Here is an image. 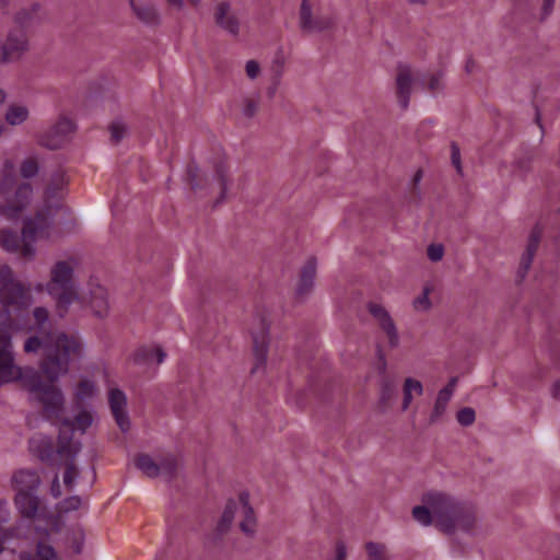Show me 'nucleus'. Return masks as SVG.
<instances>
[{
  "label": "nucleus",
  "instance_id": "c756f323",
  "mask_svg": "<svg viewBox=\"0 0 560 560\" xmlns=\"http://www.w3.org/2000/svg\"><path fill=\"white\" fill-rule=\"evenodd\" d=\"M539 242V233L533 232L526 252L521 258V271L523 275L529 269Z\"/></svg>",
  "mask_w": 560,
  "mask_h": 560
},
{
  "label": "nucleus",
  "instance_id": "9d476101",
  "mask_svg": "<svg viewBox=\"0 0 560 560\" xmlns=\"http://www.w3.org/2000/svg\"><path fill=\"white\" fill-rule=\"evenodd\" d=\"M135 466L150 478L171 477L178 466V460L173 455L154 458L148 454H139L135 458Z\"/></svg>",
  "mask_w": 560,
  "mask_h": 560
},
{
  "label": "nucleus",
  "instance_id": "a19ab883",
  "mask_svg": "<svg viewBox=\"0 0 560 560\" xmlns=\"http://www.w3.org/2000/svg\"><path fill=\"white\" fill-rule=\"evenodd\" d=\"M82 504H83L82 499L78 495H73V497L66 499L61 503V511L62 512H72V511L79 510L82 506Z\"/></svg>",
  "mask_w": 560,
  "mask_h": 560
},
{
  "label": "nucleus",
  "instance_id": "6e6552de",
  "mask_svg": "<svg viewBox=\"0 0 560 560\" xmlns=\"http://www.w3.org/2000/svg\"><path fill=\"white\" fill-rule=\"evenodd\" d=\"M0 301L5 308L4 313H0L4 316V320H12L13 311L28 305L24 290L15 282L10 268L5 265L0 266Z\"/></svg>",
  "mask_w": 560,
  "mask_h": 560
},
{
  "label": "nucleus",
  "instance_id": "7c9ffc66",
  "mask_svg": "<svg viewBox=\"0 0 560 560\" xmlns=\"http://www.w3.org/2000/svg\"><path fill=\"white\" fill-rule=\"evenodd\" d=\"M20 560H58L55 550L52 547L39 542L36 548V553L33 558H30L25 555H21Z\"/></svg>",
  "mask_w": 560,
  "mask_h": 560
},
{
  "label": "nucleus",
  "instance_id": "4d7b16f0",
  "mask_svg": "<svg viewBox=\"0 0 560 560\" xmlns=\"http://www.w3.org/2000/svg\"><path fill=\"white\" fill-rule=\"evenodd\" d=\"M8 537H9V534L5 530H3L2 528H0V552L3 550V544Z\"/></svg>",
  "mask_w": 560,
  "mask_h": 560
},
{
  "label": "nucleus",
  "instance_id": "8fccbe9b",
  "mask_svg": "<svg viewBox=\"0 0 560 560\" xmlns=\"http://www.w3.org/2000/svg\"><path fill=\"white\" fill-rule=\"evenodd\" d=\"M170 8L182 11L185 8V0H165Z\"/></svg>",
  "mask_w": 560,
  "mask_h": 560
},
{
  "label": "nucleus",
  "instance_id": "e2e57ef3",
  "mask_svg": "<svg viewBox=\"0 0 560 560\" xmlns=\"http://www.w3.org/2000/svg\"><path fill=\"white\" fill-rule=\"evenodd\" d=\"M25 506H26V509H30V502L28 501H25Z\"/></svg>",
  "mask_w": 560,
  "mask_h": 560
},
{
  "label": "nucleus",
  "instance_id": "a18cd8bd",
  "mask_svg": "<svg viewBox=\"0 0 560 560\" xmlns=\"http://www.w3.org/2000/svg\"><path fill=\"white\" fill-rule=\"evenodd\" d=\"M330 560H347V548L345 542L339 541L335 547V555Z\"/></svg>",
  "mask_w": 560,
  "mask_h": 560
},
{
  "label": "nucleus",
  "instance_id": "c9c22d12",
  "mask_svg": "<svg viewBox=\"0 0 560 560\" xmlns=\"http://www.w3.org/2000/svg\"><path fill=\"white\" fill-rule=\"evenodd\" d=\"M39 170L38 162L35 159H26L20 167L21 175L24 178H32L37 175Z\"/></svg>",
  "mask_w": 560,
  "mask_h": 560
},
{
  "label": "nucleus",
  "instance_id": "ddd939ff",
  "mask_svg": "<svg viewBox=\"0 0 560 560\" xmlns=\"http://www.w3.org/2000/svg\"><path fill=\"white\" fill-rule=\"evenodd\" d=\"M419 77V72H413L408 66H400L398 68L396 91L401 107L406 108L408 106L413 83Z\"/></svg>",
  "mask_w": 560,
  "mask_h": 560
},
{
  "label": "nucleus",
  "instance_id": "a211bd4d",
  "mask_svg": "<svg viewBox=\"0 0 560 560\" xmlns=\"http://www.w3.org/2000/svg\"><path fill=\"white\" fill-rule=\"evenodd\" d=\"M316 276V261L314 259L307 260L302 268L300 278L295 288V296L300 301L305 300L314 288Z\"/></svg>",
  "mask_w": 560,
  "mask_h": 560
},
{
  "label": "nucleus",
  "instance_id": "7ed1b4c3",
  "mask_svg": "<svg viewBox=\"0 0 560 560\" xmlns=\"http://www.w3.org/2000/svg\"><path fill=\"white\" fill-rule=\"evenodd\" d=\"M78 267L79 260L68 257L55 262L50 269V280L46 284V290L56 300V306L61 316L72 304H82L78 285L74 282Z\"/></svg>",
  "mask_w": 560,
  "mask_h": 560
},
{
  "label": "nucleus",
  "instance_id": "4be33fe9",
  "mask_svg": "<svg viewBox=\"0 0 560 560\" xmlns=\"http://www.w3.org/2000/svg\"><path fill=\"white\" fill-rule=\"evenodd\" d=\"M89 304L95 316L104 317L108 314L107 292L98 283H91Z\"/></svg>",
  "mask_w": 560,
  "mask_h": 560
},
{
  "label": "nucleus",
  "instance_id": "393cba45",
  "mask_svg": "<svg viewBox=\"0 0 560 560\" xmlns=\"http://www.w3.org/2000/svg\"><path fill=\"white\" fill-rule=\"evenodd\" d=\"M254 357L255 366L253 368V371L255 372L260 368H264L267 362L268 336L265 329L259 336H254Z\"/></svg>",
  "mask_w": 560,
  "mask_h": 560
},
{
  "label": "nucleus",
  "instance_id": "58836bf2",
  "mask_svg": "<svg viewBox=\"0 0 560 560\" xmlns=\"http://www.w3.org/2000/svg\"><path fill=\"white\" fill-rule=\"evenodd\" d=\"M112 139L115 142L120 141L127 133V126L122 121H114L109 127Z\"/></svg>",
  "mask_w": 560,
  "mask_h": 560
},
{
  "label": "nucleus",
  "instance_id": "c03bdc74",
  "mask_svg": "<svg viewBox=\"0 0 560 560\" xmlns=\"http://www.w3.org/2000/svg\"><path fill=\"white\" fill-rule=\"evenodd\" d=\"M555 3L556 0H542L539 12L540 20H546L551 15L553 12Z\"/></svg>",
  "mask_w": 560,
  "mask_h": 560
},
{
  "label": "nucleus",
  "instance_id": "ea45409f",
  "mask_svg": "<svg viewBox=\"0 0 560 560\" xmlns=\"http://www.w3.org/2000/svg\"><path fill=\"white\" fill-rule=\"evenodd\" d=\"M78 476V469L75 465L71 463H67V467L63 474V483L69 489H72L74 486L75 478Z\"/></svg>",
  "mask_w": 560,
  "mask_h": 560
},
{
  "label": "nucleus",
  "instance_id": "39448f33",
  "mask_svg": "<svg viewBox=\"0 0 560 560\" xmlns=\"http://www.w3.org/2000/svg\"><path fill=\"white\" fill-rule=\"evenodd\" d=\"M450 508L447 494L432 491L423 495L422 505L412 509V516L420 525H434L443 532L453 526L446 515V510Z\"/></svg>",
  "mask_w": 560,
  "mask_h": 560
},
{
  "label": "nucleus",
  "instance_id": "603ef678",
  "mask_svg": "<svg viewBox=\"0 0 560 560\" xmlns=\"http://www.w3.org/2000/svg\"><path fill=\"white\" fill-rule=\"evenodd\" d=\"M11 63V60L5 51L4 44L0 42V65Z\"/></svg>",
  "mask_w": 560,
  "mask_h": 560
},
{
  "label": "nucleus",
  "instance_id": "864d4df0",
  "mask_svg": "<svg viewBox=\"0 0 560 560\" xmlns=\"http://www.w3.org/2000/svg\"><path fill=\"white\" fill-rule=\"evenodd\" d=\"M83 546V535L80 534L73 541L72 549L74 552L79 553L82 550Z\"/></svg>",
  "mask_w": 560,
  "mask_h": 560
},
{
  "label": "nucleus",
  "instance_id": "de8ad7c7",
  "mask_svg": "<svg viewBox=\"0 0 560 560\" xmlns=\"http://www.w3.org/2000/svg\"><path fill=\"white\" fill-rule=\"evenodd\" d=\"M452 163L456 166L457 171L460 170V153L457 145H452Z\"/></svg>",
  "mask_w": 560,
  "mask_h": 560
},
{
  "label": "nucleus",
  "instance_id": "49530a36",
  "mask_svg": "<svg viewBox=\"0 0 560 560\" xmlns=\"http://www.w3.org/2000/svg\"><path fill=\"white\" fill-rule=\"evenodd\" d=\"M428 88L432 92H438L442 88V79L441 75L432 74L428 79Z\"/></svg>",
  "mask_w": 560,
  "mask_h": 560
},
{
  "label": "nucleus",
  "instance_id": "5701e85b",
  "mask_svg": "<svg viewBox=\"0 0 560 560\" xmlns=\"http://www.w3.org/2000/svg\"><path fill=\"white\" fill-rule=\"evenodd\" d=\"M166 353L159 346L142 347L138 349L133 355L132 361L137 364H161L164 362Z\"/></svg>",
  "mask_w": 560,
  "mask_h": 560
},
{
  "label": "nucleus",
  "instance_id": "f8f14e48",
  "mask_svg": "<svg viewBox=\"0 0 560 560\" xmlns=\"http://www.w3.org/2000/svg\"><path fill=\"white\" fill-rule=\"evenodd\" d=\"M75 125L67 116H60L57 121L40 138V143L48 149L62 147L74 131Z\"/></svg>",
  "mask_w": 560,
  "mask_h": 560
},
{
  "label": "nucleus",
  "instance_id": "aec40b11",
  "mask_svg": "<svg viewBox=\"0 0 560 560\" xmlns=\"http://www.w3.org/2000/svg\"><path fill=\"white\" fill-rule=\"evenodd\" d=\"M130 8L137 19L143 24L156 26L161 23L158 8L150 3H140L138 0H129Z\"/></svg>",
  "mask_w": 560,
  "mask_h": 560
},
{
  "label": "nucleus",
  "instance_id": "b1692460",
  "mask_svg": "<svg viewBox=\"0 0 560 560\" xmlns=\"http://www.w3.org/2000/svg\"><path fill=\"white\" fill-rule=\"evenodd\" d=\"M423 394V385L420 381L407 377L402 385L401 410L407 411L415 397Z\"/></svg>",
  "mask_w": 560,
  "mask_h": 560
},
{
  "label": "nucleus",
  "instance_id": "f03ea898",
  "mask_svg": "<svg viewBox=\"0 0 560 560\" xmlns=\"http://www.w3.org/2000/svg\"><path fill=\"white\" fill-rule=\"evenodd\" d=\"M9 179L0 183V222L8 220L23 221L21 240L15 233L3 230L0 234V245L8 252H21L24 257H33V243L50 236L52 218L62 210L60 186L47 187L43 200L36 205L35 213L26 215L33 200V187L23 183L13 192L8 190Z\"/></svg>",
  "mask_w": 560,
  "mask_h": 560
},
{
  "label": "nucleus",
  "instance_id": "f3484780",
  "mask_svg": "<svg viewBox=\"0 0 560 560\" xmlns=\"http://www.w3.org/2000/svg\"><path fill=\"white\" fill-rule=\"evenodd\" d=\"M215 23L232 35H237L240 24L237 18L232 13L231 4L228 1H220L214 9Z\"/></svg>",
  "mask_w": 560,
  "mask_h": 560
},
{
  "label": "nucleus",
  "instance_id": "79ce46f5",
  "mask_svg": "<svg viewBox=\"0 0 560 560\" xmlns=\"http://www.w3.org/2000/svg\"><path fill=\"white\" fill-rule=\"evenodd\" d=\"M444 248L440 244H432L428 248V257L432 261H439L443 258Z\"/></svg>",
  "mask_w": 560,
  "mask_h": 560
},
{
  "label": "nucleus",
  "instance_id": "f704fd0d",
  "mask_svg": "<svg viewBox=\"0 0 560 560\" xmlns=\"http://www.w3.org/2000/svg\"><path fill=\"white\" fill-rule=\"evenodd\" d=\"M370 560H386L385 546L370 541L365 546Z\"/></svg>",
  "mask_w": 560,
  "mask_h": 560
},
{
  "label": "nucleus",
  "instance_id": "1a4fd4ad",
  "mask_svg": "<svg viewBox=\"0 0 560 560\" xmlns=\"http://www.w3.org/2000/svg\"><path fill=\"white\" fill-rule=\"evenodd\" d=\"M450 509L446 510L447 518L452 523V528L444 530L445 533H454L455 530H463L466 533H475L479 528L480 515L477 510L469 505L458 503L455 499L448 495Z\"/></svg>",
  "mask_w": 560,
  "mask_h": 560
},
{
  "label": "nucleus",
  "instance_id": "4468645a",
  "mask_svg": "<svg viewBox=\"0 0 560 560\" xmlns=\"http://www.w3.org/2000/svg\"><path fill=\"white\" fill-rule=\"evenodd\" d=\"M369 310L385 332L389 347L396 348L399 345V336L388 312L382 305L375 303H371Z\"/></svg>",
  "mask_w": 560,
  "mask_h": 560
},
{
  "label": "nucleus",
  "instance_id": "5fc2aeb1",
  "mask_svg": "<svg viewBox=\"0 0 560 560\" xmlns=\"http://www.w3.org/2000/svg\"><path fill=\"white\" fill-rule=\"evenodd\" d=\"M408 4L415 7H425L428 4V0H406Z\"/></svg>",
  "mask_w": 560,
  "mask_h": 560
},
{
  "label": "nucleus",
  "instance_id": "412c9836",
  "mask_svg": "<svg viewBox=\"0 0 560 560\" xmlns=\"http://www.w3.org/2000/svg\"><path fill=\"white\" fill-rule=\"evenodd\" d=\"M457 385V377H452L448 384L439 390L434 407L431 413V421H438L446 411L447 405L453 397L455 387Z\"/></svg>",
  "mask_w": 560,
  "mask_h": 560
},
{
  "label": "nucleus",
  "instance_id": "3c124183",
  "mask_svg": "<svg viewBox=\"0 0 560 560\" xmlns=\"http://www.w3.org/2000/svg\"><path fill=\"white\" fill-rule=\"evenodd\" d=\"M256 108H257V105H256V103H255V102H253V101H247V102H246V104H245V106H244V109H243L244 115H245V116H248V117H249V116H253V115H254V113L256 112Z\"/></svg>",
  "mask_w": 560,
  "mask_h": 560
},
{
  "label": "nucleus",
  "instance_id": "2f4dec72",
  "mask_svg": "<svg viewBox=\"0 0 560 560\" xmlns=\"http://www.w3.org/2000/svg\"><path fill=\"white\" fill-rule=\"evenodd\" d=\"M61 434H63V432ZM63 440H67V438L60 435V444L61 445L58 450V453L60 454L61 457H66V458L74 457L80 451V444L78 442H71V441L63 442Z\"/></svg>",
  "mask_w": 560,
  "mask_h": 560
},
{
  "label": "nucleus",
  "instance_id": "423d86ee",
  "mask_svg": "<svg viewBox=\"0 0 560 560\" xmlns=\"http://www.w3.org/2000/svg\"><path fill=\"white\" fill-rule=\"evenodd\" d=\"M12 482L16 491L15 505L25 518L36 517L39 500L34 494L40 483L39 476L34 470L21 469L13 475Z\"/></svg>",
  "mask_w": 560,
  "mask_h": 560
},
{
  "label": "nucleus",
  "instance_id": "6ab92c4d",
  "mask_svg": "<svg viewBox=\"0 0 560 560\" xmlns=\"http://www.w3.org/2000/svg\"><path fill=\"white\" fill-rule=\"evenodd\" d=\"M93 422L94 415L92 410L82 408L75 413L73 420H69L63 416L59 423L61 424V431H78L80 433H85Z\"/></svg>",
  "mask_w": 560,
  "mask_h": 560
},
{
  "label": "nucleus",
  "instance_id": "20e7f679",
  "mask_svg": "<svg viewBox=\"0 0 560 560\" xmlns=\"http://www.w3.org/2000/svg\"><path fill=\"white\" fill-rule=\"evenodd\" d=\"M4 316L0 315V386L14 382L25 385V377L33 368H22L15 362V354L11 342L12 334L19 329L14 319L4 324Z\"/></svg>",
  "mask_w": 560,
  "mask_h": 560
},
{
  "label": "nucleus",
  "instance_id": "cd10ccee",
  "mask_svg": "<svg viewBox=\"0 0 560 560\" xmlns=\"http://www.w3.org/2000/svg\"><path fill=\"white\" fill-rule=\"evenodd\" d=\"M28 108L25 105L12 104L5 112V120L11 126H18L28 118Z\"/></svg>",
  "mask_w": 560,
  "mask_h": 560
},
{
  "label": "nucleus",
  "instance_id": "72a5a7b5",
  "mask_svg": "<svg viewBox=\"0 0 560 560\" xmlns=\"http://www.w3.org/2000/svg\"><path fill=\"white\" fill-rule=\"evenodd\" d=\"M431 287L425 285L422 290V293L415 299L413 307L419 312H425L431 307V301L429 295L431 293Z\"/></svg>",
  "mask_w": 560,
  "mask_h": 560
},
{
  "label": "nucleus",
  "instance_id": "e433bc0d",
  "mask_svg": "<svg viewBox=\"0 0 560 560\" xmlns=\"http://www.w3.org/2000/svg\"><path fill=\"white\" fill-rule=\"evenodd\" d=\"M36 8L33 7L31 9H22L14 15V25L13 26H23L26 28V25L31 23L33 14L35 13Z\"/></svg>",
  "mask_w": 560,
  "mask_h": 560
},
{
  "label": "nucleus",
  "instance_id": "dca6fc26",
  "mask_svg": "<svg viewBox=\"0 0 560 560\" xmlns=\"http://www.w3.org/2000/svg\"><path fill=\"white\" fill-rule=\"evenodd\" d=\"M109 405L115 420L121 431L126 432L130 428L128 415L126 412L127 398L126 395L119 389H110Z\"/></svg>",
  "mask_w": 560,
  "mask_h": 560
},
{
  "label": "nucleus",
  "instance_id": "09e8293b",
  "mask_svg": "<svg viewBox=\"0 0 560 560\" xmlns=\"http://www.w3.org/2000/svg\"><path fill=\"white\" fill-rule=\"evenodd\" d=\"M9 509L5 501L0 500V523H5L9 520Z\"/></svg>",
  "mask_w": 560,
  "mask_h": 560
},
{
  "label": "nucleus",
  "instance_id": "9b49d317",
  "mask_svg": "<svg viewBox=\"0 0 560 560\" xmlns=\"http://www.w3.org/2000/svg\"><path fill=\"white\" fill-rule=\"evenodd\" d=\"M3 44L11 62L21 60L31 48L27 30L23 26H12L8 31Z\"/></svg>",
  "mask_w": 560,
  "mask_h": 560
},
{
  "label": "nucleus",
  "instance_id": "37998d69",
  "mask_svg": "<svg viewBox=\"0 0 560 560\" xmlns=\"http://www.w3.org/2000/svg\"><path fill=\"white\" fill-rule=\"evenodd\" d=\"M245 72L249 79H256L260 73L259 63L256 60H248L245 65Z\"/></svg>",
  "mask_w": 560,
  "mask_h": 560
},
{
  "label": "nucleus",
  "instance_id": "f257e3e1",
  "mask_svg": "<svg viewBox=\"0 0 560 560\" xmlns=\"http://www.w3.org/2000/svg\"><path fill=\"white\" fill-rule=\"evenodd\" d=\"M34 326L25 328L34 332L24 343L26 353H40V372L50 382L45 384L38 371H28L25 377V388L31 398L40 402L44 415L56 422H60L65 410V396L59 386L52 384L69 371L70 363L80 359L83 348L80 340L73 335L61 331H51L48 311L36 307L33 312Z\"/></svg>",
  "mask_w": 560,
  "mask_h": 560
},
{
  "label": "nucleus",
  "instance_id": "0eeeda50",
  "mask_svg": "<svg viewBox=\"0 0 560 560\" xmlns=\"http://www.w3.org/2000/svg\"><path fill=\"white\" fill-rule=\"evenodd\" d=\"M235 520H238L240 528L245 535L255 534L257 522L247 492H241L237 498L228 501L219 522V529L228 530Z\"/></svg>",
  "mask_w": 560,
  "mask_h": 560
},
{
  "label": "nucleus",
  "instance_id": "13d9d810",
  "mask_svg": "<svg viewBox=\"0 0 560 560\" xmlns=\"http://www.w3.org/2000/svg\"><path fill=\"white\" fill-rule=\"evenodd\" d=\"M552 395L560 399V381L556 382L552 386Z\"/></svg>",
  "mask_w": 560,
  "mask_h": 560
},
{
  "label": "nucleus",
  "instance_id": "052dcab7",
  "mask_svg": "<svg viewBox=\"0 0 560 560\" xmlns=\"http://www.w3.org/2000/svg\"><path fill=\"white\" fill-rule=\"evenodd\" d=\"M5 92L0 89V105L5 101Z\"/></svg>",
  "mask_w": 560,
  "mask_h": 560
},
{
  "label": "nucleus",
  "instance_id": "473e14b6",
  "mask_svg": "<svg viewBox=\"0 0 560 560\" xmlns=\"http://www.w3.org/2000/svg\"><path fill=\"white\" fill-rule=\"evenodd\" d=\"M396 385L392 381H384L381 385L380 401L382 405L387 406L395 398Z\"/></svg>",
  "mask_w": 560,
  "mask_h": 560
},
{
  "label": "nucleus",
  "instance_id": "c85d7f7f",
  "mask_svg": "<svg viewBox=\"0 0 560 560\" xmlns=\"http://www.w3.org/2000/svg\"><path fill=\"white\" fill-rule=\"evenodd\" d=\"M97 394V388L93 381L83 378L74 388V397L78 401L90 400Z\"/></svg>",
  "mask_w": 560,
  "mask_h": 560
},
{
  "label": "nucleus",
  "instance_id": "2eb2a0df",
  "mask_svg": "<svg viewBox=\"0 0 560 560\" xmlns=\"http://www.w3.org/2000/svg\"><path fill=\"white\" fill-rule=\"evenodd\" d=\"M331 25L329 19H319L313 16L312 4L308 0H303L300 7V26L304 32L315 33L323 31Z\"/></svg>",
  "mask_w": 560,
  "mask_h": 560
},
{
  "label": "nucleus",
  "instance_id": "bf43d9fd",
  "mask_svg": "<svg viewBox=\"0 0 560 560\" xmlns=\"http://www.w3.org/2000/svg\"><path fill=\"white\" fill-rule=\"evenodd\" d=\"M187 1L194 8H198L202 2V0H187Z\"/></svg>",
  "mask_w": 560,
  "mask_h": 560
},
{
  "label": "nucleus",
  "instance_id": "4c0bfd02",
  "mask_svg": "<svg viewBox=\"0 0 560 560\" xmlns=\"http://www.w3.org/2000/svg\"><path fill=\"white\" fill-rule=\"evenodd\" d=\"M456 419L459 424H462L464 427H468L475 422V419H476L475 410L469 407L463 408L457 412Z\"/></svg>",
  "mask_w": 560,
  "mask_h": 560
},
{
  "label": "nucleus",
  "instance_id": "680f3d73",
  "mask_svg": "<svg viewBox=\"0 0 560 560\" xmlns=\"http://www.w3.org/2000/svg\"><path fill=\"white\" fill-rule=\"evenodd\" d=\"M10 0H0V7H4L9 3Z\"/></svg>",
  "mask_w": 560,
  "mask_h": 560
},
{
  "label": "nucleus",
  "instance_id": "6e6d98bb",
  "mask_svg": "<svg viewBox=\"0 0 560 560\" xmlns=\"http://www.w3.org/2000/svg\"><path fill=\"white\" fill-rule=\"evenodd\" d=\"M51 491L54 493L55 497H59L60 495V491H59V480L58 478L56 477L52 481V486H51Z\"/></svg>",
  "mask_w": 560,
  "mask_h": 560
},
{
  "label": "nucleus",
  "instance_id": "a878e982",
  "mask_svg": "<svg viewBox=\"0 0 560 560\" xmlns=\"http://www.w3.org/2000/svg\"><path fill=\"white\" fill-rule=\"evenodd\" d=\"M54 443L51 438L35 435L30 440V451L40 459H48L52 453Z\"/></svg>",
  "mask_w": 560,
  "mask_h": 560
},
{
  "label": "nucleus",
  "instance_id": "bb28decb",
  "mask_svg": "<svg viewBox=\"0 0 560 560\" xmlns=\"http://www.w3.org/2000/svg\"><path fill=\"white\" fill-rule=\"evenodd\" d=\"M207 180L211 192L219 198V200H222L228 188L225 167L223 165H220L215 170V173L212 175L211 180Z\"/></svg>",
  "mask_w": 560,
  "mask_h": 560
}]
</instances>
